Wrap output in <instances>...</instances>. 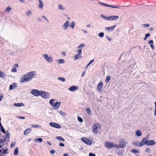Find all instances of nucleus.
I'll return each instance as SVG.
<instances>
[{
  "instance_id": "nucleus-46",
  "label": "nucleus",
  "mask_w": 156,
  "mask_h": 156,
  "mask_svg": "<svg viewBox=\"0 0 156 156\" xmlns=\"http://www.w3.org/2000/svg\"><path fill=\"white\" fill-rule=\"evenodd\" d=\"M142 27H148L150 26V25L149 24L146 23V24H144L142 25Z\"/></svg>"
},
{
  "instance_id": "nucleus-27",
  "label": "nucleus",
  "mask_w": 156,
  "mask_h": 156,
  "mask_svg": "<svg viewBox=\"0 0 156 156\" xmlns=\"http://www.w3.org/2000/svg\"><path fill=\"white\" fill-rule=\"evenodd\" d=\"M14 106L17 107H20L21 106H23L24 105V104L22 103H14L13 105Z\"/></svg>"
},
{
  "instance_id": "nucleus-56",
  "label": "nucleus",
  "mask_w": 156,
  "mask_h": 156,
  "mask_svg": "<svg viewBox=\"0 0 156 156\" xmlns=\"http://www.w3.org/2000/svg\"><path fill=\"white\" fill-rule=\"evenodd\" d=\"M89 156H96L95 154H93L92 153H90L89 154Z\"/></svg>"
},
{
  "instance_id": "nucleus-30",
  "label": "nucleus",
  "mask_w": 156,
  "mask_h": 156,
  "mask_svg": "<svg viewBox=\"0 0 156 156\" xmlns=\"http://www.w3.org/2000/svg\"><path fill=\"white\" fill-rule=\"evenodd\" d=\"M30 129L29 128H28L26 129L24 132V135H26L27 134L29 133L30 131Z\"/></svg>"
},
{
  "instance_id": "nucleus-51",
  "label": "nucleus",
  "mask_w": 156,
  "mask_h": 156,
  "mask_svg": "<svg viewBox=\"0 0 156 156\" xmlns=\"http://www.w3.org/2000/svg\"><path fill=\"white\" fill-rule=\"evenodd\" d=\"M4 97V95L3 94L0 93V101H1Z\"/></svg>"
},
{
  "instance_id": "nucleus-13",
  "label": "nucleus",
  "mask_w": 156,
  "mask_h": 156,
  "mask_svg": "<svg viewBox=\"0 0 156 156\" xmlns=\"http://www.w3.org/2000/svg\"><path fill=\"white\" fill-rule=\"evenodd\" d=\"M85 46L84 44H81L79 45L77 48L78 49L77 50V52L78 53H80L82 54V48H83Z\"/></svg>"
},
{
  "instance_id": "nucleus-24",
  "label": "nucleus",
  "mask_w": 156,
  "mask_h": 156,
  "mask_svg": "<svg viewBox=\"0 0 156 156\" xmlns=\"http://www.w3.org/2000/svg\"><path fill=\"white\" fill-rule=\"evenodd\" d=\"M0 144H2V147H4V145H5V143L6 142V139L5 138H2L0 139Z\"/></svg>"
},
{
  "instance_id": "nucleus-62",
  "label": "nucleus",
  "mask_w": 156,
  "mask_h": 156,
  "mask_svg": "<svg viewBox=\"0 0 156 156\" xmlns=\"http://www.w3.org/2000/svg\"><path fill=\"white\" fill-rule=\"evenodd\" d=\"M14 68H17L18 67V65L17 64H15L14 65Z\"/></svg>"
},
{
  "instance_id": "nucleus-44",
  "label": "nucleus",
  "mask_w": 156,
  "mask_h": 156,
  "mask_svg": "<svg viewBox=\"0 0 156 156\" xmlns=\"http://www.w3.org/2000/svg\"><path fill=\"white\" fill-rule=\"evenodd\" d=\"M86 112L88 115H90L91 114V111L89 108H88L87 109Z\"/></svg>"
},
{
  "instance_id": "nucleus-20",
  "label": "nucleus",
  "mask_w": 156,
  "mask_h": 156,
  "mask_svg": "<svg viewBox=\"0 0 156 156\" xmlns=\"http://www.w3.org/2000/svg\"><path fill=\"white\" fill-rule=\"evenodd\" d=\"M81 54L80 53H78L77 54H76L74 57V59L77 60L81 58H82Z\"/></svg>"
},
{
  "instance_id": "nucleus-60",
  "label": "nucleus",
  "mask_w": 156,
  "mask_h": 156,
  "mask_svg": "<svg viewBox=\"0 0 156 156\" xmlns=\"http://www.w3.org/2000/svg\"><path fill=\"white\" fill-rule=\"evenodd\" d=\"M18 118L20 119H25V117L23 116H19Z\"/></svg>"
},
{
  "instance_id": "nucleus-25",
  "label": "nucleus",
  "mask_w": 156,
  "mask_h": 156,
  "mask_svg": "<svg viewBox=\"0 0 156 156\" xmlns=\"http://www.w3.org/2000/svg\"><path fill=\"white\" fill-rule=\"evenodd\" d=\"M148 43L149 44H151L150 45V47L153 50L154 49V46L153 44V41L152 40H150L148 41Z\"/></svg>"
},
{
  "instance_id": "nucleus-17",
  "label": "nucleus",
  "mask_w": 156,
  "mask_h": 156,
  "mask_svg": "<svg viewBox=\"0 0 156 156\" xmlns=\"http://www.w3.org/2000/svg\"><path fill=\"white\" fill-rule=\"evenodd\" d=\"M116 26V25H114L111 27H107L105 28V30H107L108 32H109L110 31H112L113 30Z\"/></svg>"
},
{
  "instance_id": "nucleus-50",
  "label": "nucleus",
  "mask_w": 156,
  "mask_h": 156,
  "mask_svg": "<svg viewBox=\"0 0 156 156\" xmlns=\"http://www.w3.org/2000/svg\"><path fill=\"white\" fill-rule=\"evenodd\" d=\"M78 120L79 122H83V120L81 118L80 116L78 117Z\"/></svg>"
},
{
  "instance_id": "nucleus-39",
  "label": "nucleus",
  "mask_w": 156,
  "mask_h": 156,
  "mask_svg": "<svg viewBox=\"0 0 156 156\" xmlns=\"http://www.w3.org/2000/svg\"><path fill=\"white\" fill-rule=\"evenodd\" d=\"M58 79L62 82H64L66 81V79L63 77H59L58 78Z\"/></svg>"
},
{
  "instance_id": "nucleus-12",
  "label": "nucleus",
  "mask_w": 156,
  "mask_h": 156,
  "mask_svg": "<svg viewBox=\"0 0 156 156\" xmlns=\"http://www.w3.org/2000/svg\"><path fill=\"white\" fill-rule=\"evenodd\" d=\"M50 125L51 126L58 129H60L61 128V126L55 122H50Z\"/></svg>"
},
{
  "instance_id": "nucleus-23",
  "label": "nucleus",
  "mask_w": 156,
  "mask_h": 156,
  "mask_svg": "<svg viewBox=\"0 0 156 156\" xmlns=\"http://www.w3.org/2000/svg\"><path fill=\"white\" fill-rule=\"evenodd\" d=\"M101 17L104 20H107L109 21V16L107 17L103 14H101L100 15Z\"/></svg>"
},
{
  "instance_id": "nucleus-40",
  "label": "nucleus",
  "mask_w": 156,
  "mask_h": 156,
  "mask_svg": "<svg viewBox=\"0 0 156 156\" xmlns=\"http://www.w3.org/2000/svg\"><path fill=\"white\" fill-rule=\"evenodd\" d=\"M0 127H1V130L2 132L3 133H5V129H4V128H3L2 126V125L0 126Z\"/></svg>"
},
{
  "instance_id": "nucleus-35",
  "label": "nucleus",
  "mask_w": 156,
  "mask_h": 156,
  "mask_svg": "<svg viewBox=\"0 0 156 156\" xmlns=\"http://www.w3.org/2000/svg\"><path fill=\"white\" fill-rule=\"evenodd\" d=\"M110 79H111L110 77L109 76H107V78L105 80V82L107 84L109 82V81L110 80Z\"/></svg>"
},
{
  "instance_id": "nucleus-18",
  "label": "nucleus",
  "mask_w": 156,
  "mask_h": 156,
  "mask_svg": "<svg viewBox=\"0 0 156 156\" xmlns=\"http://www.w3.org/2000/svg\"><path fill=\"white\" fill-rule=\"evenodd\" d=\"M39 2V5L38 6V8L41 10H42L43 7V3L41 0H38Z\"/></svg>"
},
{
  "instance_id": "nucleus-26",
  "label": "nucleus",
  "mask_w": 156,
  "mask_h": 156,
  "mask_svg": "<svg viewBox=\"0 0 156 156\" xmlns=\"http://www.w3.org/2000/svg\"><path fill=\"white\" fill-rule=\"evenodd\" d=\"M69 27L71 28L72 29H73L75 26V22L74 21H72L70 24H69Z\"/></svg>"
},
{
  "instance_id": "nucleus-47",
  "label": "nucleus",
  "mask_w": 156,
  "mask_h": 156,
  "mask_svg": "<svg viewBox=\"0 0 156 156\" xmlns=\"http://www.w3.org/2000/svg\"><path fill=\"white\" fill-rule=\"evenodd\" d=\"M98 36L100 37H102L104 36V33L103 32H101L99 33Z\"/></svg>"
},
{
  "instance_id": "nucleus-43",
  "label": "nucleus",
  "mask_w": 156,
  "mask_h": 156,
  "mask_svg": "<svg viewBox=\"0 0 156 156\" xmlns=\"http://www.w3.org/2000/svg\"><path fill=\"white\" fill-rule=\"evenodd\" d=\"M32 13V12L30 10H29L28 11L26 12V14L27 16H30Z\"/></svg>"
},
{
  "instance_id": "nucleus-59",
  "label": "nucleus",
  "mask_w": 156,
  "mask_h": 156,
  "mask_svg": "<svg viewBox=\"0 0 156 156\" xmlns=\"http://www.w3.org/2000/svg\"><path fill=\"white\" fill-rule=\"evenodd\" d=\"M55 152V150H52L50 151V153L51 154H53Z\"/></svg>"
},
{
  "instance_id": "nucleus-41",
  "label": "nucleus",
  "mask_w": 156,
  "mask_h": 156,
  "mask_svg": "<svg viewBox=\"0 0 156 156\" xmlns=\"http://www.w3.org/2000/svg\"><path fill=\"white\" fill-rule=\"evenodd\" d=\"M58 63L59 64L64 63V60L63 59H60L58 60Z\"/></svg>"
},
{
  "instance_id": "nucleus-36",
  "label": "nucleus",
  "mask_w": 156,
  "mask_h": 156,
  "mask_svg": "<svg viewBox=\"0 0 156 156\" xmlns=\"http://www.w3.org/2000/svg\"><path fill=\"white\" fill-rule=\"evenodd\" d=\"M11 8L9 6H8L5 9V12H7V13H9V12L11 10Z\"/></svg>"
},
{
  "instance_id": "nucleus-10",
  "label": "nucleus",
  "mask_w": 156,
  "mask_h": 156,
  "mask_svg": "<svg viewBox=\"0 0 156 156\" xmlns=\"http://www.w3.org/2000/svg\"><path fill=\"white\" fill-rule=\"evenodd\" d=\"M98 3L101 5H103L104 6H106L108 7H112V8H113L121 9V6H119V5H117V6H112L110 5H106L105 3L101 2H98Z\"/></svg>"
},
{
  "instance_id": "nucleus-9",
  "label": "nucleus",
  "mask_w": 156,
  "mask_h": 156,
  "mask_svg": "<svg viewBox=\"0 0 156 156\" xmlns=\"http://www.w3.org/2000/svg\"><path fill=\"white\" fill-rule=\"evenodd\" d=\"M81 140L84 143L88 145H90L92 144V142L90 140L85 137H82L81 138Z\"/></svg>"
},
{
  "instance_id": "nucleus-2",
  "label": "nucleus",
  "mask_w": 156,
  "mask_h": 156,
  "mask_svg": "<svg viewBox=\"0 0 156 156\" xmlns=\"http://www.w3.org/2000/svg\"><path fill=\"white\" fill-rule=\"evenodd\" d=\"M101 128V126L100 124L97 123L94 124L92 127V131L95 134H97L99 130Z\"/></svg>"
},
{
  "instance_id": "nucleus-53",
  "label": "nucleus",
  "mask_w": 156,
  "mask_h": 156,
  "mask_svg": "<svg viewBox=\"0 0 156 156\" xmlns=\"http://www.w3.org/2000/svg\"><path fill=\"white\" fill-rule=\"evenodd\" d=\"M41 17L44 19L48 23L49 21L44 16L42 15L41 16Z\"/></svg>"
},
{
  "instance_id": "nucleus-42",
  "label": "nucleus",
  "mask_w": 156,
  "mask_h": 156,
  "mask_svg": "<svg viewBox=\"0 0 156 156\" xmlns=\"http://www.w3.org/2000/svg\"><path fill=\"white\" fill-rule=\"evenodd\" d=\"M42 141V139L41 138H39L38 139H36L35 140V142H37L39 141L40 143H41Z\"/></svg>"
},
{
  "instance_id": "nucleus-15",
  "label": "nucleus",
  "mask_w": 156,
  "mask_h": 156,
  "mask_svg": "<svg viewBox=\"0 0 156 156\" xmlns=\"http://www.w3.org/2000/svg\"><path fill=\"white\" fill-rule=\"evenodd\" d=\"M146 145L147 146L153 145L155 144L156 143L153 140H146Z\"/></svg>"
},
{
  "instance_id": "nucleus-61",
  "label": "nucleus",
  "mask_w": 156,
  "mask_h": 156,
  "mask_svg": "<svg viewBox=\"0 0 156 156\" xmlns=\"http://www.w3.org/2000/svg\"><path fill=\"white\" fill-rule=\"evenodd\" d=\"M150 35V34L149 33H147L145 34V36L147 37H149Z\"/></svg>"
},
{
  "instance_id": "nucleus-63",
  "label": "nucleus",
  "mask_w": 156,
  "mask_h": 156,
  "mask_svg": "<svg viewBox=\"0 0 156 156\" xmlns=\"http://www.w3.org/2000/svg\"><path fill=\"white\" fill-rule=\"evenodd\" d=\"M85 75V72H84L82 73V75H81V77H83Z\"/></svg>"
},
{
  "instance_id": "nucleus-64",
  "label": "nucleus",
  "mask_w": 156,
  "mask_h": 156,
  "mask_svg": "<svg viewBox=\"0 0 156 156\" xmlns=\"http://www.w3.org/2000/svg\"><path fill=\"white\" fill-rule=\"evenodd\" d=\"M68 155H69V154H68L65 153L63 154V156H68Z\"/></svg>"
},
{
  "instance_id": "nucleus-49",
  "label": "nucleus",
  "mask_w": 156,
  "mask_h": 156,
  "mask_svg": "<svg viewBox=\"0 0 156 156\" xmlns=\"http://www.w3.org/2000/svg\"><path fill=\"white\" fill-rule=\"evenodd\" d=\"M58 8L59 9L61 10H63L64 9V8L63 7V6L61 5H58Z\"/></svg>"
},
{
  "instance_id": "nucleus-19",
  "label": "nucleus",
  "mask_w": 156,
  "mask_h": 156,
  "mask_svg": "<svg viewBox=\"0 0 156 156\" xmlns=\"http://www.w3.org/2000/svg\"><path fill=\"white\" fill-rule=\"evenodd\" d=\"M78 89V87L76 86H72L69 87L68 90L71 91H76Z\"/></svg>"
},
{
  "instance_id": "nucleus-14",
  "label": "nucleus",
  "mask_w": 156,
  "mask_h": 156,
  "mask_svg": "<svg viewBox=\"0 0 156 156\" xmlns=\"http://www.w3.org/2000/svg\"><path fill=\"white\" fill-rule=\"evenodd\" d=\"M5 149L4 148H2L0 150V153H2V154L0 155H4L9 152L8 151V149H6L7 147H5Z\"/></svg>"
},
{
  "instance_id": "nucleus-28",
  "label": "nucleus",
  "mask_w": 156,
  "mask_h": 156,
  "mask_svg": "<svg viewBox=\"0 0 156 156\" xmlns=\"http://www.w3.org/2000/svg\"><path fill=\"white\" fill-rule=\"evenodd\" d=\"M136 134L138 136H140L142 134V132L140 130H138L136 132Z\"/></svg>"
},
{
  "instance_id": "nucleus-5",
  "label": "nucleus",
  "mask_w": 156,
  "mask_h": 156,
  "mask_svg": "<svg viewBox=\"0 0 156 156\" xmlns=\"http://www.w3.org/2000/svg\"><path fill=\"white\" fill-rule=\"evenodd\" d=\"M53 100H56V99H52L51 100L49 101V104L51 106H53L54 109L56 110L57 109H58L60 107L61 102H57L55 103L54 105H52V103H51L52 101Z\"/></svg>"
},
{
  "instance_id": "nucleus-33",
  "label": "nucleus",
  "mask_w": 156,
  "mask_h": 156,
  "mask_svg": "<svg viewBox=\"0 0 156 156\" xmlns=\"http://www.w3.org/2000/svg\"><path fill=\"white\" fill-rule=\"evenodd\" d=\"M132 144H133L134 145L136 146H139L140 147V144L139 142L137 141H135L133 142L132 143Z\"/></svg>"
},
{
  "instance_id": "nucleus-6",
  "label": "nucleus",
  "mask_w": 156,
  "mask_h": 156,
  "mask_svg": "<svg viewBox=\"0 0 156 156\" xmlns=\"http://www.w3.org/2000/svg\"><path fill=\"white\" fill-rule=\"evenodd\" d=\"M40 96L44 99H47L49 98L50 97L49 94L46 92L41 91Z\"/></svg>"
},
{
  "instance_id": "nucleus-3",
  "label": "nucleus",
  "mask_w": 156,
  "mask_h": 156,
  "mask_svg": "<svg viewBox=\"0 0 156 156\" xmlns=\"http://www.w3.org/2000/svg\"><path fill=\"white\" fill-rule=\"evenodd\" d=\"M104 145L106 147L109 149L114 147L117 148H119V146L118 144H114L113 143H110L108 142H105Z\"/></svg>"
},
{
  "instance_id": "nucleus-29",
  "label": "nucleus",
  "mask_w": 156,
  "mask_h": 156,
  "mask_svg": "<svg viewBox=\"0 0 156 156\" xmlns=\"http://www.w3.org/2000/svg\"><path fill=\"white\" fill-rule=\"evenodd\" d=\"M16 83H13L12 85H10L9 86V90H12L16 87Z\"/></svg>"
},
{
  "instance_id": "nucleus-22",
  "label": "nucleus",
  "mask_w": 156,
  "mask_h": 156,
  "mask_svg": "<svg viewBox=\"0 0 156 156\" xmlns=\"http://www.w3.org/2000/svg\"><path fill=\"white\" fill-rule=\"evenodd\" d=\"M103 83L102 82H100L98 84L97 87V90L98 91H101Z\"/></svg>"
},
{
  "instance_id": "nucleus-45",
  "label": "nucleus",
  "mask_w": 156,
  "mask_h": 156,
  "mask_svg": "<svg viewBox=\"0 0 156 156\" xmlns=\"http://www.w3.org/2000/svg\"><path fill=\"white\" fill-rule=\"evenodd\" d=\"M31 127L34 128H37L38 127H41V126L40 125H32L31 126Z\"/></svg>"
},
{
  "instance_id": "nucleus-8",
  "label": "nucleus",
  "mask_w": 156,
  "mask_h": 156,
  "mask_svg": "<svg viewBox=\"0 0 156 156\" xmlns=\"http://www.w3.org/2000/svg\"><path fill=\"white\" fill-rule=\"evenodd\" d=\"M119 146V148H124L126 146V141L123 139H121L119 142V144L118 145Z\"/></svg>"
},
{
  "instance_id": "nucleus-48",
  "label": "nucleus",
  "mask_w": 156,
  "mask_h": 156,
  "mask_svg": "<svg viewBox=\"0 0 156 156\" xmlns=\"http://www.w3.org/2000/svg\"><path fill=\"white\" fill-rule=\"evenodd\" d=\"M59 113L62 116L66 115V114L65 113L63 112L62 110L60 111L59 112Z\"/></svg>"
},
{
  "instance_id": "nucleus-54",
  "label": "nucleus",
  "mask_w": 156,
  "mask_h": 156,
  "mask_svg": "<svg viewBox=\"0 0 156 156\" xmlns=\"http://www.w3.org/2000/svg\"><path fill=\"white\" fill-rule=\"evenodd\" d=\"M15 143L14 142H12L11 145V147L12 148V147H14L15 146Z\"/></svg>"
},
{
  "instance_id": "nucleus-58",
  "label": "nucleus",
  "mask_w": 156,
  "mask_h": 156,
  "mask_svg": "<svg viewBox=\"0 0 156 156\" xmlns=\"http://www.w3.org/2000/svg\"><path fill=\"white\" fill-rule=\"evenodd\" d=\"M106 38L108 39V40L109 41H110L111 40V39L110 37H108V36H107L106 37Z\"/></svg>"
},
{
  "instance_id": "nucleus-16",
  "label": "nucleus",
  "mask_w": 156,
  "mask_h": 156,
  "mask_svg": "<svg viewBox=\"0 0 156 156\" xmlns=\"http://www.w3.org/2000/svg\"><path fill=\"white\" fill-rule=\"evenodd\" d=\"M109 18V21H110L117 20L119 18V17L118 16L113 15L110 16Z\"/></svg>"
},
{
  "instance_id": "nucleus-37",
  "label": "nucleus",
  "mask_w": 156,
  "mask_h": 156,
  "mask_svg": "<svg viewBox=\"0 0 156 156\" xmlns=\"http://www.w3.org/2000/svg\"><path fill=\"white\" fill-rule=\"evenodd\" d=\"M131 152H132L133 153H139V151L138 150H136L135 149H133L131 151Z\"/></svg>"
},
{
  "instance_id": "nucleus-52",
  "label": "nucleus",
  "mask_w": 156,
  "mask_h": 156,
  "mask_svg": "<svg viewBox=\"0 0 156 156\" xmlns=\"http://www.w3.org/2000/svg\"><path fill=\"white\" fill-rule=\"evenodd\" d=\"M154 104H155V108L154 112V116H156V102H154Z\"/></svg>"
},
{
  "instance_id": "nucleus-21",
  "label": "nucleus",
  "mask_w": 156,
  "mask_h": 156,
  "mask_svg": "<svg viewBox=\"0 0 156 156\" xmlns=\"http://www.w3.org/2000/svg\"><path fill=\"white\" fill-rule=\"evenodd\" d=\"M146 138H144L139 143L140 144V147H142L144 146V144L146 145Z\"/></svg>"
},
{
  "instance_id": "nucleus-55",
  "label": "nucleus",
  "mask_w": 156,
  "mask_h": 156,
  "mask_svg": "<svg viewBox=\"0 0 156 156\" xmlns=\"http://www.w3.org/2000/svg\"><path fill=\"white\" fill-rule=\"evenodd\" d=\"M17 71L16 69L15 68H13L11 70L12 72H16Z\"/></svg>"
},
{
  "instance_id": "nucleus-1",
  "label": "nucleus",
  "mask_w": 156,
  "mask_h": 156,
  "mask_svg": "<svg viewBox=\"0 0 156 156\" xmlns=\"http://www.w3.org/2000/svg\"><path fill=\"white\" fill-rule=\"evenodd\" d=\"M36 75L35 71H32L25 73L20 78V82L24 83L31 80Z\"/></svg>"
},
{
  "instance_id": "nucleus-11",
  "label": "nucleus",
  "mask_w": 156,
  "mask_h": 156,
  "mask_svg": "<svg viewBox=\"0 0 156 156\" xmlns=\"http://www.w3.org/2000/svg\"><path fill=\"white\" fill-rule=\"evenodd\" d=\"M69 23L68 21H66L62 26L63 29L65 30H66L69 27Z\"/></svg>"
},
{
  "instance_id": "nucleus-34",
  "label": "nucleus",
  "mask_w": 156,
  "mask_h": 156,
  "mask_svg": "<svg viewBox=\"0 0 156 156\" xmlns=\"http://www.w3.org/2000/svg\"><path fill=\"white\" fill-rule=\"evenodd\" d=\"M7 133H8L6 135L5 138V139H6V140L7 139V141H9V135H10V133H9V132L7 131Z\"/></svg>"
},
{
  "instance_id": "nucleus-38",
  "label": "nucleus",
  "mask_w": 156,
  "mask_h": 156,
  "mask_svg": "<svg viewBox=\"0 0 156 156\" xmlns=\"http://www.w3.org/2000/svg\"><path fill=\"white\" fill-rule=\"evenodd\" d=\"M18 153V149L17 148L15 149L14 152V154L15 155H16Z\"/></svg>"
},
{
  "instance_id": "nucleus-4",
  "label": "nucleus",
  "mask_w": 156,
  "mask_h": 156,
  "mask_svg": "<svg viewBox=\"0 0 156 156\" xmlns=\"http://www.w3.org/2000/svg\"><path fill=\"white\" fill-rule=\"evenodd\" d=\"M42 56L45 61L48 62L50 63L53 61V59L51 56L47 54H43Z\"/></svg>"
},
{
  "instance_id": "nucleus-31",
  "label": "nucleus",
  "mask_w": 156,
  "mask_h": 156,
  "mask_svg": "<svg viewBox=\"0 0 156 156\" xmlns=\"http://www.w3.org/2000/svg\"><path fill=\"white\" fill-rule=\"evenodd\" d=\"M6 75L5 73L0 71V77L3 78Z\"/></svg>"
},
{
  "instance_id": "nucleus-7",
  "label": "nucleus",
  "mask_w": 156,
  "mask_h": 156,
  "mask_svg": "<svg viewBox=\"0 0 156 156\" xmlns=\"http://www.w3.org/2000/svg\"><path fill=\"white\" fill-rule=\"evenodd\" d=\"M41 91H39L37 90L34 89L31 90V93L34 96L38 97L40 95Z\"/></svg>"
},
{
  "instance_id": "nucleus-57",
  "label": "nucleus",
  "mask_w": 156,
  "mask_h": 156,
  "mask_svg": "<svg viewBox=\"0 0 156 156\" xmlns=\"http://www.w3.org/2000/svg\"><path fill=\"white\" fill-rule=\"evenodd\" d=\"M59 145L62 147H63L64 146V144L60 143L59 144Z\"/></svg>"
},
{
  "instance_id": "nucleus-32",
  "label": "nucleus",
  "mask_w": 156,
  "mask_h": 156,
  "mask_svg": "<svg viewBox=\"0 0 156 156\" xmlns=\"http://www.w3.org/2000/svg\"><path fill=\"white\" fill-rule=\"evenodd\" d=\"M56 139L63 142L65 141V140L61 136H57L56 137Z\"/></svg>"
}]
</instances>
